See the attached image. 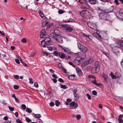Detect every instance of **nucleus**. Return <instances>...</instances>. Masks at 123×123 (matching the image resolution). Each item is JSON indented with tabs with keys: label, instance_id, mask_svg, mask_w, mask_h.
Returning a JSON list of instances; mask_svg holds the SVG:
<instances>
[{
	"label": "nucleus",
	"instance_id": "nucleus-1",
	"mask_svg": "<svg viewBox=\"0 0 123 123\" xmlns=\"http://www.w3.org/2000/svg\"><path fill=\"white\" fill-rule=\"evenodd\" d=\"M87 25L90 28L96 31V33H92L93 35L99 40L101 39H102V37L99 34H101L102 32L101 31H99L97 29L96 25L94 24H92L91 22L88 23Z\"/></svg>",
	"mask_w": 123,
	"mask_h": 123
},
{
	"label": "nucleus",
	"instance_id": "nucleus-2",
	"mask_svg": "<svg viewBox=\"0 0 123 123\" xmlns=\"http://www.w3.org/2000/svg\"><path fill=\"white\" fill-rule=\"evenodd\" d=\"M55 31L56 30H55L54 31L55 33L54 34L52 33L50 34L51 36H53L52 37L54 39H55L57 41L60 43H62L63 42L62 38L61 36L59 35L58 34H55Z\"/></svg>",
	"mask_w": 123,
	"mask_h": 123
},
{
	"label": "nucleus",
	"instance_id": "nucleus-3",
	"mask_svg": "<svg viewBox=\"0 0 123 123\" xmlns=\"http://www.w3.org/2000/svg\"><path fill=\"white\" fill-rule=\"evenodd\" d=\"M44 41L46 43V44L47 45H52L53 43L52 42L50 38L47 37L46 38L44 39Z\"/></svg>",
	"mask_w": 123,
	"mask_h": 123
},
{
	"label": "nucleus",
	"instance_id": "nucleus-4",
	"mask_svg": "<svg viewBox=\"0 0 123 123\" xmlns=\"http://www.w3.org/2000/svg\"><path fill=\"white\" fill-rule=\"evenodd\" d=\"M70 106L73 107H70L72 109H75L78 106V105L74 101L71 102L70 104Z\"/></svg>",
	"mask_w": 123,
	"mask_h": 123
},
{
	"label": "nucleus",
	"instance_id": "nucleus-5",
	"mask_svg": "<svg viewBox=\"0 0 123 123\" xmlns=\"http://www.w3.org/2000/svg\"><path fill=\"white\" fill-rule=\"evenodd\" d=\"M107 14L106 13H101L99 14V16L101 18L106 20Z\"/></svg>",
	"mask_w": 123,
	"mask_h": 123
},
{
	"label": "nucleus",
	"instance_id": "nucleus-6",
	"mask_svg": "<svg viewBox=\"0 0 123 123\" xmlns=\"http://www.w3.org/2000/svg\"><path fill=\"white\" fill-rule=\"evenodd\" d=\"M121 48L120 47L118 46H116L112 48V50L113 52L115 54L119 52V50Z\"/></svg>",
	"mask_w": 123,
	"mask_h": 123
},
{
	"label": "nucleus",
	"instance_id": "nucleus-7",
	"mask_svg": "<svg viewBox=\"0 0 123 123\" xmlns=\"http://www.w3.org/2000/svg\"><path fill=\"white\" fill-rule=\"evenodd\" d=\"M46 30L45 29H42L40 34V37L42 38H45V36Z\"/></svg>",
	"mask_w": 123,
	"mask_h": 123
},
{
	"label": "nucleus",
	"instance_id": "nucleus-8",
	"mask_svg": "<svg viewBox=\"0 0 123 123\" xmlns=\"http://www.w3.org/2000/svg\"><path fill=\"white\" fill-rule=\"evenodd\" d=\"M62 26L64 27V29L65 30L68 31L70 32L71 31L73 30V28L71 27H68V26H65L64 24H63L62 25Z\"/></svg>",
	"mask_w": 123,
	"mask_h": 123
},
{
	"label": "nucleus",
	"instance_id": "nucleus-9",
	"mask_svg": "<svg viewBox=\"0 0 123 123\" xmlns=\"http://www.w3.org/2000/svg\"><path fill=\"white\" fill-rule=\"evenodd\" d=\"M93 61V58H91L85 61V65H87L90 64Z\"/></svg>",
	"mask_w": 123,
	"mask_h": 123
},
{
	"label": "nucleus",
	"instance_id": "nucleus-10",
	"mask_svg": "<svg viewBox=\"0 0 123 123\" xmlns=\"http://www.w3.org/2000/svg\"><path fill=\"white\" fill-rule=\"evenodd\" d=\"M117 16L119 18H123V13L119 11L117 12Z\"/></svg>",
	"mask_w": 123,
	"mask_h": 123
},
{
	"label": "nucleus",
	"instance_id": "nucleus-11",
	"mask_svg": "<svg viewBox=\"0 0 123 123\" xmlns=\"http://www.w3.org/2000/svg\"><path fill=\"white\" fill-rule=\"evenodd\" d=\"M76 72L79 75L81 76L82 75L83 73L79 68H76Z\"/></svg>",
	"mask_w": 123,
	"mask_h": 123
},
{
	"label": "nucleus",
	"instance_id": "nucleus-12",
	"mask_svg": "<svg viewBox=\"0 0 123 123\" xmlns=\"http://www.w3.org/2000/svg\"><path fill=\"white\" fill-rule=\"evenodd\" d=\"M59 56L61 59H63L66 57V55L61 52H59Z\"/></svg>",
	"mask_w": 123,
	"mask_h": 123
},
{
	"label": "nucleus",
	"instance_id": "nucleus-13",
	"mask_svg": "<svg viewBox=\"0 0 123 123\" xmlns=\"http://www.w3.org/2000/svg\"><path fill=\"white\" fill-rule=\"evenodd\" d=\"M82 61V59H79L77 58L74 60L75 62L77 64H80Z\"/></svg>",
	"mask_w": 123,
	"mask_h": 123
},
{
	"label": "nucleus",
	"instance_id": "nucleus-14",
	"mask_svg": "<svg viewBox=\"0 0 123 123\" xmlns=\"http://www.w3.org/2000/svg\"><path fill=\"white\" fill-rule=\"evenodd\" d=\"M97 0H86V2L92 4H95L96 3Z\"/></svg>",
	"mask_w": 123,
	"mask_h": 123
},
{
	"label": "nucleus",
	"instance_id": "nucleus-15",
	"mask_svg": "<svg viewBox=\"0 0 123 123\" xmlns=\"http://www.w3.org/2000/svg\"><path fill=\"white\" fill-rule=\"evenodd\" d=\"M41 46L43 47H45L47 45L46 44V43L44 41V40H42L41 42Z\"/></svg>",
	"mask_w": 123,
	"mask_h": 123
},
{
	"label": "nucleus",
	"instance_id": "nucleus-16",
	"mask_svg": "<svg viewBox=\"0 0 123 123\" xmlns=\"http://www.w3.org/2000/svg\"><path fill=\"white\" fill-rule=\"evenodd\" d=\"M78 47L79 48L80 50L84 53L85 52V47L83 45H82L81 44L80 45V47H79V45H78Z\"/></svg>",
	"mask_w": 123,
	"mask_h": 123
},
{
	"label": "nucleus",
	"instance_id": "nucleus-17",
	"mask_svg": "<svg viewBox=\"0 0 123 123\" xmlns=\"http://www.w3.org/2000/svg\"><path fill=\"white\" fill-rule=\"evenodd\" d=\"M95 65L94 66L95 67L97 68L98 69H99L100 68V66L99 64V62L98 61H96L95 63Z\"/></svg>",
	"mask_w": 123,
	"mask_h": 123
},
{
	"label": "nucleus",
	"instance_id": "nucleus-18",
	"mask_svg": "<svg viewBox=\"0 0 123 123\" xmlns=\"http://www.w3.org/2000/svg\"><path fill=\"white\" fill-rule=\"evenodd\" d=\"M64 51L68 54H70L71 53V51L70 49L68 48H65V49H63Z\"/></svg>",
	"mask_w": 123,
	"mask_h": 123
},
{
	"label": "nucleus",
	"instance_id": "nucleus-19",
	"mask_svg": "<svg viewBox=\"0 0 123 123\" xmlns=\"http://www.w3.org/2000/svg\"><path fill=\"white\" fill-rule=\"evenodd\" d=\"M97 69L98 68L93 66V67H92L91 70L92 73H96V71L97 70Z\"/></svg>",
	"mask_w": 123,
	"mask_h": 123
},
{
	"label": "nucleus",
	"instance_id": "nucleus-20",
	"mask_svg": "<svg viewBox=\"0 0 123 123\" xmlns=\"http://www.w3.org/2000/svg\"><path fill=\"white\" fill-rule=\"evenodd\" d=\"M102 76L104 78L106 82H108V76L105 74L103 73L102 75Z\"/></svg>",
	"mask_w": 123,
	"mask_h": 123
},
{
	"label": "nucleus",
	"instance_id": "nucleus-21",
	"mask_svg": "<svg viewBox=\"0 0 123 123\" xmlns=\"http://www.w3.org/2000/svg\"><path fill=\"white\" fill-rule=\"evenodd\" d=\"M117 44L123 47V41L119 40L118 41Z\"/></svg>",
	"mask_w": 123,
	"mask_h": 123
},
{
	"label": "nucleus",
	"instance_id": "nucleus-22",
	"mask_svg": "<svg viewBox=\"0 0 123 123\" xmlns=\"http://www.w3.org/2000/svg\"><path fill=\"white\" fill-rule=\"evenodd\" d=\"M75 76L74 75H71L68 77V78L70 80H73L75 79Z\"/></svg>",
	"mask_w": 123,
	"mask_h": 123
},
{
	"label": "nucleus",
	"instance_id": "nucleus-23",
	"mask_svg": "<svg viewBox=\"0 0 123 123\" xmlns=\"http://www.w3.org/2000/svg\"><path fill=\"white\" fill-rule=\"evenodd\" d=\"M34 116L36 118H38L39 120H40V118L41 117V116L40 114H34Z\"/></svg>",
	"mask_w": 123,
	"mask_h": 123
},
{
	"label": "nucleus",
	"instance_id": "nucleus-24",
	"mask_svg": "<svg viewBox=\"0 0 123 123\" xmlns=\"http://www.w3.org/2000/svg\"><path fill=\"white\" fill-rule=\"evenodd\" d=\"M72 101V100L70 98H68L67 99V101L65 103V104L66 105H69V103L70 102Z\"/></svg>",
	"mask_w": 123,
	"mask_h": 123
},
{
	"label": "nucleus",
	"instance_id": "nucleus-25",
	"mask_svg": "<svg viewBox=\"0 0 123 123\" xmlns=\"http://www.w3.org/2000/svg\"><path fill=\"white\" fill-rule=\"evenodd\" d=\"M77 90L76 89H75L73 91V93L75 97L76 98L77 97Z\"/></svg>",
	"mask_w": 123,
	"mask_h": 123
},
{
	"label": "nucleus",
	"instance_id": "nucleus-26",
	"mask_svg": "<svg viewBox=\"0 0 123 123\" xmlns=\"http://www.w3.org/2000/svg\"><path fill=\"white\" fill-rule=\"evenodd\" d=\"M74 20L72 19L69 18V19H65L64 21L66 22H72Z\"/></svg>",
	"mask_w": 123,
	"mask_h": 123
},
{
	"label": "nucleus",
	"instance_id": "nucleus-27",
	"mask_svg": "<svg viewBox=\"0 0 123 123\" xmlns=\"http://www.w3.org/2000/svg\"><path fill=\"white\" fill-rule=\"evenodd\" d=\"M115 74L117 77L118 78H119L121 76V75L119 72H117Z\"/></svg>",
	"mask_w": 123,
	"mask_h": 123
},
{
	"label": "nucleus",
	"instance_id": "nucleus-28",
	"mask_svg": "<svg viewBox=\"0 0 123 123\" xmlns=\"http://www.w3.org/2000/svg\"><path fill=\"white\" fill-rule=\"evenodd\" d=\"M80 15L83 18H84L85 17V12L83 10L81 11L80 13Z\"/></svg>",
	"mask_w": 123,
	"mask_h": 123
},
{
	"label": "nucleus",
	"instance_id": "nucleus-29",
	"mask_svg": "<svg viewBox=\"0 0 123 123\" xmlns=\"http://www.w3.org/2000/svg\"><path fill=\"white\" fill-rule=\"evenodd\" d=\"M85 14L87 16H90L91 15V13L88 10H85Z\"/></svg>",
	"mask_w": 123,
	"mask_h": 123
},
{
	"label": "nucleus",
	"instance_id": "nucleus-30",
	"mask_svg": "<svg viewBox=\"0 0 123 123\" xmlns=\"http://www.w3.org/2000/svg\"><path fill=\"white\" fill-rule=\"evenodd\" d=\"M110 74L111 75V77L112 78L114 79H115L117 78V77L116 75H114L112 73V72H111Z\"/></svg>",
	"mask_w": 123,
	"mask_h": 123
},
{
	"label": "nucleus",
	"instance_id": "nucleus-31",
	"mask_svg": "<svg viewBox=\"0 0 123 123\" xmlns=\"http://www.w3.org/2000/svg\"><path fill=\"white\" fill-rule=\"evenodd\" d=\"M97 86H99L100 87H103L104 86L101 83H97L96 85Z\"/></svg>",
	"mask_w": 123,
	"mask_h": 123
},
{
	"label": "nucleus",
	"instance_id": "nucleus-32",
	"mask_svg": "<svg viewBox=\"0 0 123 123\" xmlns=\"http://www.w3.org/2000/svg\"><path fill=\"white\" fill-rule=\"evenodd\" d=\"M59 52L56 51H55L54 52V54L56 56H59Z\"/></svg>",
	"mask_w": 123,
	"mask_h": 123
},
{
	"label": "nucleus",
	"instance_id": "nucleus-33",
	"mask_svg": "<svg viewBox=\"0 0 123 123\" xmlns=\"http://www.w3.org/2000/svg\"><path fill=\"white\" fill-rule=\"evenodd\" d=\"M61 87L64 89H66L68 88L67 86L66 85H61Z\"/></svg>",
	"mask_w": 123,
	"mask_h": 123
},
{
	"label": "nucleus",
	"instance_id": "nucleus-34",
	"mask_svg": "<svg viewBox=\"0 0 123 123\" xmlns=\"http://www.w3.org/2000/svg\"><path fill=\"white\" fill-rule=\"evenodd\" d=\"M60 102L58 100H56L55 103V104L56 106H58L59 105Z\"/></svg>",
	"mask_w": 123,
	"mask_h": 123
},
{
	"label": "nucleus",
	"instance_id": "nucleus-35",
	"mask_svg": "<svg viewBox=\"0 0 123 123\" xmlns=\"http://www.w3.org/2000/svg\"><path fill=\"white\" fill-rule=\"evenodd\" d=\"M91 69V67L90 66H87L85 69V71H88L90 70Z\"/></svg>",
	"mask_w": 123,
	"mask_h": 123
},
{
	"label": "nucleus",
	"instance_id": "nucleus-36",
	"mask_svg": "<svg viewBox=\"0 0 123 123\" xmlns=\"http://www.w3.org/2000/svg\"><path fill=\"white\" fill-rule=\"evenodd\" d=\"M58 12L59 14H62L64 12V11L62 10H59Z\"/></svg>",
	"mask_w": 123,
	"mask_h": 123
},
{
	"label": "nucleus",
	"instance_id": "nucleus-37",
	"mask_svg": "<svg viewBox=\"0 0 123 123\" xmlns=\"http://www.w3.org/2000/svg\"><path fill=\"white\" fill-rule=\"evenodd\" d=\"M20 61H21V63H22L24 66L26 67H28V66L26 65V64L25 62H24L23 61H22L21 59L20 60Z\"/></svg>",
	"mask_w": 123,
	"mask_h": 123
},
{
	"label": "nucleus",
	"instance_id": "nucleus-38",
	"mask_svg": "<svg viewBox=\"0 0 123 123\" xmlns=\"http://www.w3.org/2000/svg\"><path fill=\"white\" fill-rule=\"evenodd\" d=\"M118 120L119 123H123V120L122 118L119 117Z\"/></svg>",
	"mask_w": 123,
	"mask_h": 123
},
{
	"label": "nucleus",
	"instance_id": "nucleus-39",
	"mask_svg": "<svg viewBox=\"0 0 123 123\" xmlns=\"http://www.w3.org/2000/svg\"><path fill=\"white\" fill-rule=\"evenodd\" d=\"M8 107L9 109L11 111H12L14 110V109L13 107H11L9 106H8Z\"/></svg>",
	"mask_w": 123,
	"mask_h": 123
},
{
	"label": "nucleus",
	"instance_id": "nucleus-40",
	"mask_svg": "<svg viewBox=\"0 0 123 123\" xmlns=\"http://www.w3.org/2000/svg\"><path fill=\"white\" fill-rule=\"evenodd\" d=\"M25 119L28 122H31V120L27 117H25Z\"/></svg>",
	"mask_w": 123,
	"mask_h": 123
},
{
	"label": "nucleus",
	"instance_id": "nucleus-41",
	"mask_svg": "<svg viewBox=\"0 0 123 123\" xmlns=\"http://www.w3.org/2000/svg\"><path fill=\"white\" fill-rule=\"evenodd\" d=\"M15 90H17L19 88V86L17 85H14L13 86Z\"/></svg>",
	"mask_w": 123,
	"mask_h": 123
},
{
	"label": "nucleus",
	"instance_id": "nucleus-42",
	"mask_svg": "<svg viewBox=\"0 0 123 123\" xmlns=\"http://www.w3.org/2000/svg\"><path fill=\"white\" fill-rule=\"evenodd\" d=\"M53 25V24L52 23H50L48 24L47 27V28H48V29L49 28L51 27V26Z\"/></svg>",
	"mask_w": 123,
	"mask_h": 123
},
{
	"label": "nucleus",
	"instance_id": "nucleus-43",
	"mask_svg": "<svg viewBox=\"0 0 123 123\" xmlns=\"http://www.w3.org/2000/svg\"><path fill=\"white\" fill-rule=\"evenodd\" d=\"M68 63L70 65L72 66L74 68L75 67V65L72 62H69Z\"/></svg>",
	"mask_w": 123,
	"mask_h": 123
},
{
	"label": "nucleus",
	"instance_id": "nucleus-44",
	"mask_svg": "<svg viewBox=\"0 0 123 123\" xmlns=\"http://www.w3.org/2000/svg\"><path fill=\"white\" fill-rule=\"evenodd\" d=\"M76 119L78 120H79L81 118V116L79 115H77L76 116Z\"/></svg>",
	"mask_w": 123,
	"mask_h": 123
},
{
	"label": "nucleus",
	"instance_id": "nucleus-45",
	"mask_svg": "<svg viewBox=\"0 0 123 123\" xmlns=\"http://www.w3.org/2000/svg\"><path fill=\"white\" fill-rule=\"evenodd\" d=\"M43 54H44V55L46 56H48L49 55V53H48L47 52L45 51H43Z\"/></svg>",
	"mask_w": 123,
	"mask_h": 123
},
{
	"label": "nucleus",
	"instance_id": "nucleus-46",
	"mask_svg": "<svg viewBox=\"0 0 123 123\" xmlns=\"http://www.w3.org/2000/svg\"><path fill=\"white\" fill-rule=\"evenodd\" d=\"M26 111L27 112H28L29 113H31L32 112V111L30 110V109L28 108H27L26 109Z\"/></svg>",
	"mask_w": 123,
	"mask_h": 123
},
{
	"label": "nucleus",
	"instance_id": "nucleus-47",
	"mask_svg": "<svg viewBox=\"0 0 123 123\" xmlns=\"http://www.w3.org/2000/svg\"><path fill=\"white\" fill-rule=\"evenodd\" d=\"M13 76L14 78L16 79H18L19 78V77L18 75H13Z\"/></svg>",
	"mask_w": 123,
	"mask_h": 123
},
{
	"label": "nucleus",
	"instance_id": "nucleus-48",
	"mask_svg": "<svg viewBox=\"0 0 123 123\" xmlns=\"http://www.w3.org/2000/svg\"><path fill=\"white\" fill-rule=\"evenodd\" d=\"M21 41L23 43H26V40L25 38H24L22 39L21 40Z\"/></svg>",
	"mask_w": 123,
	"mask_h": 123
},
{
	"label": "nucleus",
	"instance_id": "nucleus-49",
	"mask_svg": "<svg viewBox=\"0 0 123 123\" xmlns=\"http://www.w3.org/2000/svg\"><path fill=\"white\" fill-rule=\"evenodd\" d=\"M21 107L24 110H25L26 108V105L24 104H22Z\"/></svg>",
	"mask_w": 123,
	"mask_h": 123
},
{
	"label": "nucleus",
	"instance_id": "nucleus-50",
	"mask_svg": "<svg viewBox=\"0 0 123 123\" xmlns=\"http://www.w3.org/2000/svg\"><path fill=\"white\" fill-rule=\"evenodd\" d=\"M92 94L94 95H96L97 93V92L95 90L93 91L92 92Z\"/></svg>",
	"mask_w": 123,
	"mask_h": 123
},
{
	"label": "nucleus",
	"instance_id": "nucleus-51",
	"mask_svg": "<svg viewBox=\"0 0 123 123\" xmlns=\"http://www.w3.org/2000/svg\"><path fill=\"white\" fill-rule=\"evenodd\" d=\"M86 96L89 99H90L91 98V96L89 94H86Z\"/></svg>",
	"mask_w": 123,
	"mask_h": 123
},
{
	"label": "nucleus",
	"instance_id": "nucleus-52",
	"mask_svg": "<svg viewBox=\"0 0 123 123\" xmlns=\"http://www.w3.org/2000/svg\"><path fill=\"white\" fill-rule=\"evenodd\" d=\"M58 80L59 81L63 83L64 82V80L61 78H59V79Z\"/></svg>",
	"mask_w": 123,
	"mask_h": 123
},
{
	"label": "nucleus",
	"instance_id": "nucleus-53",
	"mask_svg": "<svg viewBox=\"0 0 123 123\" xmlns=\"http://www.w3.org/2000/svg\"><path fill=\"white\" fill-rule=\"evenodd\" d=\"M49 105L51 106H53L54 105V102H51L49 103Z\"/></svg>",
	"mask_w": 123,
	"mask_h": 123
},
{
	"label": "nucleus",
	"instance_id": "nucleus-54",
	"mask_svg": "<svg viewBox=\"0 0 123 123\" xmlns=\"http://www.w3.org/2000/svg\"><path fill=\"white\" fill-rule=\"evenodd\" d=\"M48 49L50 51H52L53 49V48L50 46L48 47Z\"/></svg>",
	"mask_w": 123,
	"mask_h": 123
},
{
	"label": "nucleus",
	"instance_id": "nucleus-55",
	"mask_svg": "<svg viewBox=\"0 0 123 123\" xmlns=\"http://www.w3.org/2000/svg\"><path fill=\"white\" fill-rule=\"evenodd\" d=\"M92 82L93 83L95 84L96 85L97 84V83L96 82V81L95 79H94L92 81Z\"/></svg>",
	"mask_w": 123,
	"mask_h": 123
},
{
	"label": "nucleus",
	"instance_id": "nucleus-56",
	"mask_svg": "<svg viewBox=\"0 0 123 123\" xmlns=\"http://www.w3.org/2000/svg\"><path fill=\"white\" fill-rule=\"evenodd\" d=\"M34 86L36 87L37 88L38 86L37 83V82H35L34 84Z\"/></svg>",
	"mask_w": 123,
	"mask_h": 123
},
{
	"label": "nucleus",
	"instance_id": "nucleus-57",
	"mask_svg": "<svg viewBox=\"0 0 123 123\" xmlns=\"http://www.w3.org/2000/svg\"><path fill=\"white\" fill-rule=\"evenodd\" d=\"M29 82L30 84H32L33 82L32 81V79L31 78H30L29 79Z\"/></svg>",
	"mask_w": 123,
	"mask_h": 123
},
{
	"label": "nucleus",
	"instance_id": "nucleus-58",
	"mask_svg": "<svg viewBox=\"0 0 123 123\" xmlns=\"http://www.w3.org/2000/svg\"><path fill=\"white\" fill-rule=\"evenodd\" d=\"M114 2L117 5H118L119 4V3L118 2V0H115Z\"/></svg>",
	"mask_w": 123,
	"mask_h": 123
},
{
	"label": "nucleus",
	"instance_id": "nucleus-59",
	"mask_svg": "<svg viewBox=\"0 0 123 123\" xmlns=\"http://www.w3.org/2000/svg\"><path fill=\"white\" fill-rule=\"evenodd\" d=\"M52 76L53 78H54L55 79H56L57 78H58V77L57 76V75L55 74H53L52 75Z\"/></svg>",
	"mask_w": 123,
	"mask_h": 123
},
{
	"label": "nucleus",
	"instance_id": "nucleus-60",
	"mask_svg": "<svg viewBox=\"0 0 123 123\" xmlns=\"http://www.w3.org/2000/svg\"><path fill=\"white\" fill-rule=\"evenodd\" d=\"M46 25L45 23V22H44V21L42 23V26H45Z\"/></svg>",
	"mask_w": 123,
	"mask_h": 123
},
{
	"label": "nucleus",
	"instance_id": "nucleus-61",
	"mask_svg": "<svg viewBox=\"0 0 123 123\" xmlns=\"http://www.w3.org/2000/svg\"><path fill=\"white\" fill-rule=\"evenodd\" d=\"M40 15L42 18H43L44 15L43 13L41 12L40 13H39Z\"/></svg>",
	"mask_w": 123,
	"mask_h": 123
},
{
	"label": "nucleus",
	"instance_id": "nucleus-62",
	"mask_svg": "<svg viewBox=\"0 0 123 123\" xmlns=\"http://www.w3.org/2000/svg\"><path fill=\"white\" fill-rule=\"evenodd\" d=\"M16 122L18 123H22L21 120L19 119H17L16 120Z\"/></svg>",
	"mask_w": 123,
	"mask_h": 123
},
{
	"label": "nucleus",
	"instance_id": "nucleus-63",
	"mask_svg": "<svg viewBox=\"0 0 123 123\" xmlns=\"http://www.w3.org/2000/svg\"><path fill=\"white\" fill-rule=\"evenodd\" d=\"M15 61L17 63L19 64L20 62H19V61L18 59H16L15 60Z\"/></svg>",
	"mask_w": 123,
	"mask_h": 123
},
{
	"label": "nucleus",
	"instance_id": "nucleus-64",
	"mask_svg": "<svg viewBox=\"0 0 123 123\" xmlns=\"http://www.w3.org/2000/svg\"><path fill=\"white\" fill-rule=\"evenodd\" d=\"M62 69L64 70V72L66 73H67L66 71H67V70H66V69H65V68L63 67H62Z\"/></svg>",
	"mask_w": 123,
	"mask_h": 123
}]
</instances>
